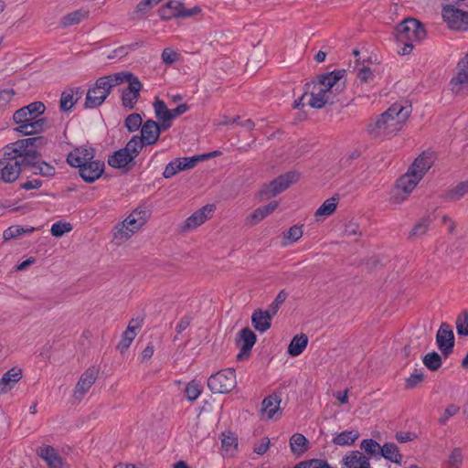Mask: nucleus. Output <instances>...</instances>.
Instances as JSON below:
<instances>
[{
  "instance_id": "45",
  "label": "nucleus",
  "mask_w": 468,
  "mask_h": 468,
  "mask_svg": "<svg viewBox=\"0 0 468 468\" xmlns=\"http://www.w3.org/2000/svg\"><path fill=\"white\" fill-rule=\"evenodd\" d=\"M154 109L156 118L159 121H171L172 120V114L170 112V110L167 108L165 101L161 100H156L154 103Z\"/></svg>"
},
{
  "instance_id": "61",
  "label": "nucleus",
  "mask_w": 468,
  "mask_h": 468,
  "mask_svg": "<svg viewBox=\"0 0 468 468\" xmlns=\"http://www.w3.org/2000/svg\"><path fill=\"white\" fill-rule=\"evenodd\" d=\"M463 459L461 449L454 448L449 456V463L451 466L459 467L463 463Z\"/></svg>"
},
{
  "instance_id": "37",
  "label": "nucleus",
  "mask_w": 468,
  "mask_h": 468,
  "mask_svg": "<svg viewBox=\"0 0 468 468\" xmlns=\"http://www.w3.org/2000/svg\"><path fill=\"white\" fill-rule=\"evenodd\" d=\"M338 199L339 198L336 196L326 199L315 211L314 216L318 218L333 214L336 209Z\"/></svg>"
},
{
  "instance_id": "4",
  "label": "nucleus",
  "mask_w": 468,
  "mask_h": 468,
  "mask_svg": "<svg viewBox=\"0 0 468 468\" xmlns=\"http://www.w3.org/2000/svg\"><path fill=\"white\" fill-rule=\"evenodd\" d=\"M397 41L402 45L399 51L400 55L410 54L414 45L420 43L426 37V30L423 24L418 19L409 17L397 26Z\"/></svg>"
},
{
  "instance_id": "56",
  "label": "nucleus",
  "mask_w": 468,
  "mask_h": 468,
  "mask_svg": "<svg viewBox=\"0 0 468 468\" xmlns=\"http://www.w3.org/2000/svg\"><path fill=\"white\" fill-rule=\"evenodd\" d=\"M138 47V43L119 47L118 48L112 50L110 55H108V58L112 59L115 58H122L126 56L130 51L134 50Z\"/></svg>"
},
{
  "instance_id": "57",
  "label": "nucleus",
  "mask_w": 468,
  "mask_h": 468,
  "mask_svg": "<svg viewBox=\"0 0 468 468\" xmlns=\"http://www.w3.org/2000/svg\"><path fill=\"white\" fill-rule=\"evenodd\" d=\"M460 411V407L455 404H450L444 410L443 414L438 420L440 425H445L451 417L455 416Z\"/></svg>"
},
{
  "instance_id": "64",
  "label": "nucleus",
  "mask_w": 468,
  "mask_h": 468,
  "mask_svg": "<svg viewBox=\"0 0 468 468\" xmlns=\"http://www.w3.org/2000/svg\"><path fill=\"white\" fill-rule=\"evenodd\" d=\"M344 234L346 237L360 235L359 226L353 221L346 223L345 225Z\"/></svg>"
},
{
  "instance_id": "42",
  "label": "nucleus",
  "mask_w": 468,
  "mask_h": 468,
  "mask_svg": "<svg viewBox=\"0 0 468 468\" xmlns=\"http://www.w3.org/2000/svg\"><path fill=\"white\" fill-rule=\"evenodd\" d=\"M39 156L40 154L36 149H30L16 160L18 161L21 169L26 166H32L34 168Z\"/></svg>"
},
{
  "instance_id": "30",
  "label": "nucleus",
  "mask_w": 468,
  "mask_h": 468,
  "mask_svg": "<svg viewBox=\"0 0 468 468\" xmlns=\"http://www.w3.org/2000/svg\"><path fill=\"white\" fill-rule=\"evenodd\" d=\"M380 456L398 464L402 462V455L399 453V447L394 442L384 443L380 448Z\"/></svg>"
},
{
  "instance_id": "13",
  "label": "nucleus",
  "mask_w": 468,
  "mask_h": 468,
  "mask_svg": "<svg viewBox=\"0 0 468 468\" xmlns=\"http://www.w3.org/2000/svg\"><path fill=\"white\" fill-rule=\"evenodd\" d=\"M1 170L3 174V182L13 183L15 182L21 174V168L18 161L11 156H4V153L1 151L0 154Z\"/></svg>"
},
{
  "instance_id": "48",
  "label": "nucleus",
  "mask_w": 468,
  "mask_h": 468,
  "mask_svg": "<svg viewBox=\"0 0 468 468\" xmlns=\"http://www.w3.org/2000/svg\"><path fill=\"white\" fill-rule=\"evenodd\" d=\"M131 215L137 219V222L144 226L151 217V210L143 204L133 209Z\"/></svg>"
},
{
  "instance_id": "38",
  "label": "nucleus",
  "mask_w": 468,
  "mask_h": 468,
  "mask_svg": "<svg viewBox=\"0 0 468 468\" xmlns=\"http://www.w3.org/2000/svg\"><path fill=\"white\" fill-rule=\"evenodd\" d=\"M433 217H431V215H428L421 218L419 222L415 224V226L411 229L410 233V238L420 237L424 235L428 231L431 224L433 222Z\"/></svg>"
},
{
  "instance_id": "10",
  "label": "nucleus",
  "mask_w": 468,
  "mask_h": 468,
  "mask_svg": "<svg viewBox=\"0 0 468 468\" xmlns=\"http://www.w3.org/2000/svg\"><path fill=\"white\" fill-rule=\"evenodd\" d=\"M441 16L452 29L460 31L468 29V12L449 4L442 7Z\"/></svg>"
},
{
  "instance_id": "44",
  "label": "nucleus",
  "mask_w": 468,
  "mask_h": 468,
  "mask_svg": "<svg viewBox=\"0 0 468 468\" xmlns=\"http://www.w3.org/2000/svg\"><path fill=\"white\" fill-rule=\"evenodd\" d=\"M144 143L138 135H134L123 147L124 151L130 154L133 159L140 154L144 147Z\"/></svg>"
},
{
  "instance_id": "33",
  "label": "nucleus",
  "mask_w": 468,
  "mask_h": 468,
  "mask_svg": "<svg viewBox=\"0 0 468 468\" xmlns=\"http://www.w3.org/2000/svg\"><path fill=\"white\" fill-rule=\"evenodd\" d=\"M308 441L301 433H294L290 439V447L293 454L299 456L308 449Z\"/></svg>"
},
{
  "instance_id": "58",
  "label": "nucleus",
  "mask_w": 468,
  "mask_h": 468,
  "mask_svg": "<svg viewBox=\"0 0 468 468\" xmlns=\"http://www.w3.org/2000/svg\"><path fill=\"white\" fill-rule=\"evenodd\" d=\"M424 379V375L420 372H418L416 369L414 373H412L407 379L405 383V387L408 389H412L416 388L420 383H421Z\"/></svg>"
},
{
  "instance_id": "5",
  "label": "nucleus",
  "mask_w": 468,
  "mask_h": 468,
  "mask_svg": "<svg viewBox=\"0 0 468 468\" xmlns=\"http://www.w3.org/2000/svg\"><path fill=\"white\" fill-rule=\"evenodd\" d=\"M120 84H122V78L118 75V72L100 77L96 80L94 85L88 90L84 108H98L105 101L112 90Z\"/></svg>"
},
{
  "instance_id": "14",
  "label": "nucleus",
  "mask_w": 468,
  "mask_h": 468,
  "mask_svg": "<svg viewBox=\"0 0 468 468\" xmlns=\"http://www.w3.org/2000/svg\"><path fill=\"white\" fill-rule=\"evenodd\" d=\"M214 209V205H206L203 207L197 209L185 220L184 225L182 226V230H192L202 225L207 218L211 217Z\"/></svg>"
},
{
  "instance_id": "62",
  "label": "nucleus",
  "mask_w": 468,
  "mask_h": 468,
  "mask_svg": "<svg viewBox=\"0 0 468 468\" xmlns=\"http://www.w3.org/2000/svg\"><path fill=\"white\" fill-rule=\"evenodd\" d=\"M16 91L13 89L0 90V109L5 107L15 96Z\"/></svg>"
},
{
  "instance_id": "24",
  "label": "nucleus",
  "mask_w": 468,
  "mask_h": 468,
  "mask_svg": "<svg viewBox=\"0 0 468 468\" xmlns=\"http://www.w3.org/2000/svg\"><path fill=\"white\" fill-rule=\"evenodd\" d=\"M158 13L160 17L164 20H170L174 17H183V3L170 0L159 9Z\"/></svg>"
},
{
  "instance_id": "53",
  "label": "nucleus",
  "mask_w": 468,
  "mask_h": 468,
  "mask_svg": "<svg viewBox=\"0 0 468 468\" xmlns=\"http://www.w3.org/2000/svg\"><path fill=\"white\" fill-rule=\"evenodd\" d=\"M293 468H332L326 461L321 459H311L300 462Z\"/></svg>"
},
{
  "instance_id": "31",
  "label": "nucleus",
  "mask_w": 468,
  "mask_h": 468,
  "mask_svg": "<svg viewBox=\"0 0 468 468\" xmlns=\"http://www.w3.org/2000/svg\"><path fill=\"white\" fill-rule=\"evenodd\" d=\"M30 149L24 144L23 139H19L10 144L5 146L2 150L4 153V156H11L13 158L17 159Z\"/></svg>"
},
{
  "instance_id": "29",
  "label": "nucleus",
  "mask_w": 468,
  "mask_h": 468,
  "mask_svg": "<svg viewBox=\"0 0 468 468\" xmlns=\"http://www.w3.org/2000/svg\"><path fill=\"white\" fill-rule=\"evenodd\" d=\"M206 155H194L191 157L176 158L170 163L177 174L180 171L187 170L196 166L198 161L205 160Z\"/></svg>"
},
{
  "instance_id": "28",
  "label": "nucleus",
  "mask_w": 468,
  "mask_h": 468,
  "mask_svg": "<svg viewBox=\"0 0 468 468\" xmlns=\"http://www.w3.org/2000/svg\"><path fill=\"white\" fill-rule=\"evenodd\" d=\"M281 402V395L278 393H272L262 400L261 410L268 416L269 419H271L280 410Z\"/></svg>"
},
{
  "instance_id": "3",
  "label": "nucleus",
  "mask_w": 468,
  "mask_h": 468,
  "mask_svg": "<svg viewBox=\"0 0 468 468\" xmlns=\"http://www.w3.org/2000/svg\"><path fill=\"white\" fill-rule=\"evenodd\" d=\"M345 74V69H335L317 76V81L310 83L313 88L307 104L315 109H322L325 104H334L333 89H339L338 82Z\"/></svg>"
},
{
  "instance_id": "34",
  "label": "nucleus",
  "mask_w": 468,
  "mask_h": 468,
  "mask_svg": "<svg viewBox=\"0 0 468 468\" xmlns=\"http://www.w3.org/2000/svg\"><path fill=\"white\" fill-rule=\"evenodd\" d=\"M89 15L88 11L85 10H75L71 13L65 15L61 20L60 25L62 27H68L73 25L80 23Z\"/></svg>"
},
{
  "instance_id": "59",
  "label": "nucleus",
  "mask_w": 468,
  "mask_h": 468,
  "mask_svg": "<svg viewBox=\"0 0 468 468\" xmlns=\"http://www.w3.org/2000/svg\"><path fill=\"white\" fill-rule=\"evenodd\" d=\"M303 236L302 227L294 225L289 229V230L284 234V239L290 240V242L297 241Z\"/></svg>"
},
{
  "instance_id": "49",
  "label": "nucleus",
  "mask_w": 468,
  "mask_h": 468,
  "mask_svg": "<svg viewBox=\"0 0 468 468\" xmlns=\"http://www.w3.org/2000/svg\"><path fill=\"white\" fill-rule=\"evenodd\" d=\"M136 336V332L133 331L131 328H127L122 336L121 341L118 344L117 348L121 353L125 352L131 346L134 337Z\"/></svg>"
},
{
  "instance_id": "41",
  "label": "nucleus",
  "mask_w": 468,
  "mask_h": 468,
  "mask_svg": "<svg viewBox=\"0 0 468 468\" xmlns=\"http://www.w3.org/2000/svg\"><path fill=\"white\" fill-rule=\"evenodd\" d=\"M422 362L424 366L431 371L438 370L442 364L441 355L435 351L426 354L422 358Z\"/></svg>"
},
{
  "instance_id": "11",
  "label": "nucleus",
  "mask_w": 468,
  "mask_h": 468,
  "mask_svg": "<svg viewBox=\"0 0 468 468\" xmlns=\"http://www.w3.org/2000/svg\"><path fill=\"white\" fill-rule=\"evenodd\" d=\"M436 344L444 357H448L452 353L454 334L447 323H441L436 335Z\"/></svg>"
},
{
  "instance_id": "21",
  "label": "nucleus",
  "mask_w": 468,
  "mask_h": 468,
  "mask_svg": "<svg viewBox=\"0 0 468 468\" xmlns=\"http://www.w3.org/2000/svg\"><path fill=\"white\" fill-rule=\"evenodd\" d=\"M144 144H155L159 137V129L157 127V122L153 120H147L141 128V136Z\"/></svg>"
},
{
  "instance_id": "40",
  "label": "nucleus",
  "mask_w": 468,
  "mask_h": 468,
  "mask_svg": "<svg viewBox=\"0 0 468 468\" xmlns=\"http://www.w3.org/2000/svg\"><path fill=\"white\" fill-rule=\"evenodd\" d=\"M36 229L34 227L31 228H24L19 225H14L9 228H7L4 233L3 237L5 240L12 239L14 238H16L18 236H21L23 234H30L34 232Z\"/></svg>"
},
{
  "instance_id": "60",
  "label": "nucleus",
  "mask_w": 468,
  "mask_h": 468,
  "mask_svg": "<svg viewBox=\"0 0 468 468\" xmlns=\"http://www.w3.org/2000/svg\"><path fill=\"white\" fill-rule=\"evenodd\" d=\"M161 57L165 64L171 65L177 60L178 54L175 50L166 48L163 50Z\"/></svg>"
},
{
  "instance_id": "6",
  "label": "nucleus",
  "mask_w": 468,
  "mask_h": 468,
  "mask_svg": "<svg viewBox=\"0 0 468 468\" xmlns=\"http://www.w3.org/2000/svg\"><path fill=\"white\" fill-rule=\"evenodd\" d=\"M118 75L122 78V83L128 82V87L122 90V104L123 107L133 110L135 107L143 88L138 77L131 72L121 71Z\"/></svg>"
},
{
  "instance_id": "27",
  "label": "nucleus",
  "mask_w": 468,
  "mask_h": 468,
  "mask_svg": "<svg viewBox=\"0 0 468 468\" xmlns=\"http://www.w3.org/2000/svg\"><path fill=\"white\" fill-rule=\"evenodd\" d=\"M278 207V202L272 201L269 204L260 207L256 208L250 217H248L247 221L254 226L260 221L263 220L268 215L271 214Z\"/></svg>"
},
{
  "instance_id": "50",
  "label": "nucleus",
  "mask_w": 468,
  "mask_h": 468,
  "mask_svg": "<svg viewBox=\"0 0 468 468\" xmlns=\"http://www.w3.org/2000/svg\"><path fill=\"white\" fill-rule=\"evenodd\" d=\"M456 330L459 335H468V311H463L456 319Z\"/></svg>"
},
{
  "instance_id": "25",
  "label": "nucleus",
  "mask_w": 468,
  "mask_h": 468,
  "mask_svg": "<svg viewBox=\"0 0 468 468\" xmlns=\"http://www.w3.org/2000/svg\"><path fill=\"white\" fill-rule=\"evenodd\" d=\"M346 468H371L369 460L359 451H352L343 459Z\"/></svg>"
},
{
  "instance_id": "54",
  "label": "nucleus",
  "mask_w": 468,
  "mask_h": 468,
  "mask_svg": "<svg viewBox=\"0 0 468 468\" xmlns=\"http://www.w3.org/2000/svg\"><path fill=\"white\" fill-rule=\"evenodd\" d=\"M72 226L69 222L57 221L51 226L50 232L54 237H61L65 233L71 231Z\"/></svg>"
},
{
  "instance_id": "39",
  "label": "nucleus",
  "mask_w": 468,
  "mask_h": 468,
  "mask_svg": "<svg viewBox=\"0 0 468 468\" xmlns=\"http://www.w3.org/2000/svg\"><path fill=\"white\" fill-rule=\"evenodd\" d=\"M466 193H468V179L457 184L454 187L448 190L446 199L456 201L461 199Z\"/></svg>"
},
{
  "instance_id": "63",
  "label": "nucleus",
  "mask_w": 468,
  "mask_h": 468,
  "mask_svg": "<svg viewBox=\"0 0 468 468\" xmlns=\"http://www.w3.org/2000/svg\"><path fill=\"white\" fill-rule=\"evenodd\" d=\"M223 439L221 441L222 448L226 451H229L231 448H235L238 445L237 438L234 437L232 434L226 435L225 433L222 434Z\"/></svg>"
},
{
  "instance_id": "35",
  "label": "nucleus",
  "mask_w": 468,
  "mask_h": 468,
  "mask_svg": "<svg viewBox=\"0 0 468 468\" xmlns=\"http://www.w3.org/2000/svg\"><path fill=\"white\" fill-rule=\"evenodd\" d=\"M359 437L357 431H345L337 434L334 439L333 442L336 445L346 446L353 444L356 440Z\"/></svg>"
},
{
  "instance_id": "2",
  "label": "nucleus",
  "mask_w": 468,
  "mask_h": 468,
  "mask_svg": "<svg viewBox=\"0 0 468 468\" xmlns=\"http://www.w3.org/2000/svg\"><path fill=\"white\" fill-rule=\"evenodd\" d=\"M46 106L42 101H34L16 110L13 121L17 125L15 131L22 135H34L48 128V121L43 117Z\"/></svg>"
},
{
  "instance_id": "32",
  "label": "nucleus",
  "mask_w": 468,
  "mask_h": 468,
  "mask_svg": "<svg viewBox=\"0 0 468 468\" xmlns=\"http://www.w3.org/2000/svg\"><path fill=\"white\" fill-rule=\"evenodd\" d=\"M308 345V337L304 334L295 335L288 346V354L292 356L301 355Z\"/></svg>"
},
{
  "instance_id": "19",
  "label": "nucleus",
  "mask_w": 468,
  "mask_h": 468,
  "mask_svg": "<svg viewBox=\"0 0 468 468\" xmlns=\"http://www.w3.org/2000/svg\"><path fill=\"white\" fill-rule=\"evenodd\" d=\"M37 455L46 462L48 468H65L66 464L62 461L58 452L52 446H41L37 450Z\"/></svg>"
},
{
  "instance_id": "1",
  "label": "nucleus",
  "mask_w": 468,
  "mask_h": 468,
  "mask_svg": "<svg viewBox=\"0 0 468 468\" xmlns=\"http://www.w3.org/2000/svg\"><path fill=\"white\" fill-rule=\"evenodd\" d=\"M410 112V106L394 103L386 112L378 115L373 122L368 124L367 131L374 138L391 137L401 130Z\"/></svg>"
},
{
  "instance_id": "47",
  "label": "nucleus",
  "mask_w": 468,
  "mask_h": 468,
  "mask_svg": "<svg viewBox=\"0 0 468 468\" xmlns=\"http://www.w3.org/2000/svg\"><path fill=\"white\" fill-rule=\"evenodd\" d=\"M287 297L288 293L285 292V290L280 291L277 296L275 297L274 301L269 305L268 309L265 311L268 312V314L273 317L274 315H276L281 305L285 302Z\"/></svg>"
},
{
  "instance_id": "22",
  "label": "nucleus",
  "mask_w": 468,
  "mask_h": 468,
  "mask_svg": "<svg viewBox=\"0 0 468 468\" xmlns=\"http://www.w3.org/2000/svg\"><path fill=\"white\" fill-rule=\"evenodd\" d=\"M271 319L272 316H271L268 312L256 309L251 315V324L255 330L260 333H264L271 328Z\"/></svg>"
},
{
  "instance_id": "43",
  "label": "nucleus",
  "mask_w": 468,
  "mask_h": 468,
  "mask_svg": "<svg viewBox=\"0 0 468 468\" xmlns=\"http://www.w3.org/2000/svg\"><path fill=\"white\" fill-rule=\"evenodd\" d=\"M77 103V100L74 98L73 90H66L62 92L59 101V109L62 112L70 111L73 106Z\"/></svg>"
},
{
  "instance_id": "9",
  "label": "nucleus",
  "mask_w": 468,
  "mask_h": 468,
  "mask_svg": "<svg viewBox=\"0 0 468 468\" xmlns=\"http://www.w3.org/2000/svg\"><path fill=\"white\" fill-rule=\"evenodd\" d=\"M298 180L299 174L293 171L281 175L261 189L260 197L261 199L271 198L286 190L292 183Z\"/></svg>"
},
{
  "instance_id": "8",
  "label": "nucleus",
  "mask_w": 468,
  "mask_h": 468,
  "mask_svg": "<svg viewBox=\"0 0 468 468\" xmlns=\"http://www.w3.org/2000/svg\"><path fill=\"white\" fill-rule=\"evenodd\" d=\"M237 386L234 368L222 369L211 375L207 387L213 393H229Z\"/></svg>"
},
{
  "instance_id": "46",
  "label": "nucleus",
  "mask_w": 468,
  "mask_h": 468,
  "mask_svg": "<svg viewBox=\"0 0 468 468\" xmlns=\"http://www.w3.org/2000/svg\"><path fill=\"white\" fill-rule=\"evenodd\" d=\"M360 448L371 456H378L379 458L380 444L373 439L363 440L360 443Z\"/></svg>"
},
{
  "instance_id": "52",
  "label": "nucleus",
  "mask_w": 468,
  "mask_h": 468,
  "mask_svg": "<svg viewBox=\"0 0 468 468\" xmlns=\"http://www.w3.org/2000/svg\"><path fill=\"white\" fill-rule=\"evenodd\" d=\"M124 126L130 133L137 131L142 126V118L139 113L129 114L125 121Z\"/></svg>"
},
{
  "instance_id": "20",
  "label": "nucleus",
  "mask_w": 468,
  "mask_h": 468,
  "mask_svg": "<svg viewBox=\"0 0 468 468\" xmlns=\"http://www.w3.org/2000/svg\"><path fill=\"white\" fill-rule=\"evenodd\" d=\"M432 165V154L430 152H423L414 160V162L410 165L408 169L415 172L417 175H421L422 179L424 175L429 171Z\"/></svg>"
},
{
  "instance_id": "15",
  "label": "nucleus",
  "mask_w": 468,
  "mask_h": 468,
  "mask_svg": "<svg viewBox=\"0 0 468 468\" xmlns=\"http://www.w3.org/2000/svg\"><path fill=\"white\" fill-rule=\"evenodd\" d=\"M452 90L458 94L464 85H468V52L457 64V74L451 80Z\"/></svg>"
},
{
  "instance_id": "23",
  "label": "nucleus",
  "mask_w": 468,
  "mask_h": 468,
  "mask_svg": "<svg viewBox=\"0 0 468 468\" xmlns=\"http://www.w3.org/2000/svg\"><path fill=\"white\" fill-rule=\"evenodd\" d=\"M21 378L22 370L20 368L12 367L6 371L0 379V394L8 392Z\"/></svg>"
},
{
  "instance_id": "55",
  "label": "nucleus",
  "mask_w": 468,
  "mask_h": 468,
  "mask_svg": "<svg viewBox=\"0 0 468 468\" xmlns=\"http://www.w3.org/2000/svg\"><path fill=\"white\" fill-rule=\"evenodd\" d=\"M55 167L46 162H37L34 167V174L42 176H52L55 175Z\"/></svg>"
},
{
  "instance_id": "7",
  "label": "nucleus",
  "mask_w": 468,
  "mask_h": 468,
  "mask_svg": "<svg viewBox=\"0 0 468 468\" xmlns=\"http://www.w3.org/2000/svg\"><path fill=\"white\" fill-rule=\"evenodd\" d=\"M420 180L421 175H417L415 172L408 169V171L398 179L392 192L391 201L394 204H401L408 198L409 195L414 190Z\"/></svg>"
},
{
  "instance_id": "16",
  "label": "nucleus",
  "mask_w": 468,
  "mask_h": 468,
  "mask_svg": "<svg viewBox=\"0 0 468 468\" xmlns=\"http://www.w3.org/2000/svg\"><path fill=\"white\" fill-rule=\"evenodd\" d=\"M104 171V163L91 160L79 168L80 176L87 183H93L101 177Z\"/></svg>"
},
{
  "instance_id": "17",
  "label": "nucleus",
  "mask_w": 468,
  "mask_h": 468,
  "mask_svg": "<svg viewBox=\"0 0 468 468\" xmlns=\"http://www.w3.org/2000/svg\"><path fill=\"white\" fill-rule=\"evenodd\" d=\"M257 336L249 327H245L239 332L238 341L241 343L240 351L237 355V359L241 361L248 358L253 346L256 343Z\"/></svg>"
},
{
  "instance_id": "18",
  "label": "nucleus",
  "mask_w": 468,
  "mask_h": 468,
  "mask_svg": "<svg viewBox=\"0 0 468 468\" xmlns=\"http://www.w3.org/2000/svg\"><path fill=\"white\" fill-rule=\"evenodd\" d=\"M95 151L93 148L77 147L67 156V163L76 168L93 160Z\"/></svg>"
},
{
  "instance_id": "12",
  "label": "nucleus",
  "mask_w": 468,
  "mask_h": 468,
  "mask_svg": "<svg viewBox=\"0 0 468 468\" xmlns=\"http://www.w3.org/2000/svg\"><path fill=\"white\" fill-rule=\"evenodd\" d=\"M98 373L99 370L94 367L87 368L82 373L73 390L74 399L78 400H81L83 399V397L95 383L98 378Z\"/></svg>"
},
{
  "instance_id": "36",
  "label": "nucleus",
  "mask_w": 468,
  "mask_h": 468,
  "mask_svg": "<svg viewBox=\"0 0 468 468\" xmlns=\"http://www.w3.org/2000/svg\"><path fill=\"white\" fill-rule=\"evenodd\" d=\"M130 231L131 229L126 223L123 221L118 223L114 228L113 240H115L117 244H122L133 235V232Z\"/></svg>"
},
{
  "instance_id": "51",
  "label": "nucleus",
  "mask_w": 468,
  "mask_h": 468,
  "mask_svg": "<svg viewBox=\"0 0 468 468\" xmlns=\"http://www.w3.org/2000/svg\"><path fill=\"white\" fill-rule=\"evenodd\" d=\"M201 385L196 380L190 381L185 389V394L189 401H195L201 394Z\"/></svg>"
},
{
  "instance_id": "26",
  "label": "nucleus",
  "mask_w": 468,
  "mask_h": 468,
  "mask_svg": "<svg viewBox=\"0 0 468 468\" xmlns=\"http://www.w3.org/2000/svg\"><path fill=\"white\" fill-rule=\"evenodd\" d=\"M134 159L133 156L121 148L115 151L112 154L108 157V165L113 168H124L131 163H133Z\"/></svg>"
}]
</instances>
